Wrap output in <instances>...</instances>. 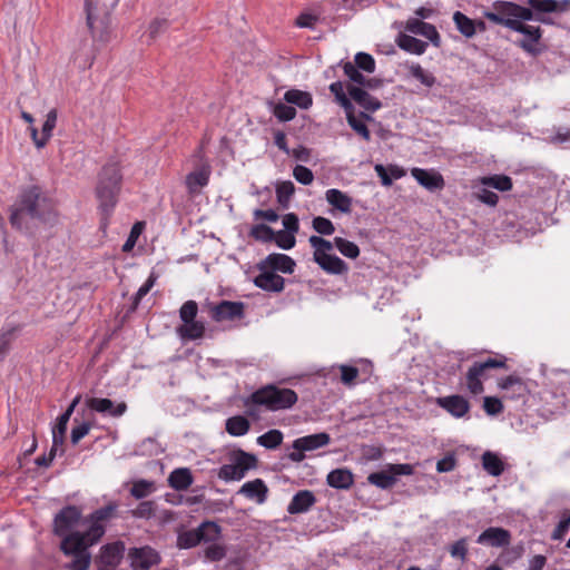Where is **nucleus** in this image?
<instances>
[{
    "instance_id": "nucleus-60",
    "label": "nucleus",
    "mask_w": 570,
    "mask_h": 570,
    "mask_svg": "<svg viewBox=\"0 0 570 570\" xmlns=\"http://www.w3.org/2000/svg\"><path fill=\"white\" fill-rule=\"evenodd\" d=\"M198 313V305L195 301L185 302L179 309V317L183 323H190L196 320Z\"/></svg>"
},
{
    "instance_id": "nucleus-16",
    "label": "nucleus",
    "mask_w": 570,
    "mask_h": 570,
    "mask_svg": "<svg viewBox=\"0 0 570 570\" xmlns=\"http://www.w3.org/2000/svg\"><path fill=\"white\" fill-rule=\"evenodd\" d=\"M528 10L531 11L532 17L527 18V21H538L543 24H554L549 13H554L556 0H527Z\"/></svg>"
},
{
    "instance_id": "nucleus-24",
    "label": "nucleus",
    "mask_w": 570,
    "mask_h": 570,
    "mask_svg": "<svg viewBox=\"0 0 570 570\" xmlns=\"http://www.w3.org/2000/svg\"><path fill=\"white\" fill-rule=\"evenodd\" d=\"M346 89L348 96L365 110L374 112L381 109L382 102L365 89L354 85H347Z\"/></svg>"
},
{
    "instance_id": "nucleus-19",
    "label": "nucleus",
    "mask_w": 570,
    "mask_h": 570,
    "mask_svg": "<svg viewBox=\"0 0 570 570\" xmlns=\"http://www.w3.org/2000/svg\"><path fill=\"white\" fill-rule=\"evenodd\" d=\"M259 263L262 268H268L274 273L293 274L296 267V263L291 256L279 253H272Z\"/></svg>"
},
{
    "instance_id": "nucleus-1",
    "label": "nucleus",
    "mask_w": 570,
    "mask_h": 570,
    "mask_svg": "<svg viewBox=\"0 0 570 570\" xmlns=\"http://www.w3.org/2000/svg\"><path fill=\"white\" fill-rule=\"evenodd\" d=\"M8 213L11 227L29 237H35L40 226H52L58 219L53 198L40 185L22 186Z\"/></svg>"
},
{
    "instance_id": "nucleus-8",
    "label": "nucleus",
    "mask_w": 570,
    "mask_h": 570,
    "mask_svg": "<svg viewBox=\"0 0 570 570\" xmlns=\"http://www.w3.org/2000/svg\"><path fill=\"white\" fill-rule=\"evenodd\" d=\"M331 443V436L326 432H320L306 436L298 438L293 441L292 449L294 451L287 454L292 462H302L305 459V452L314 451L326 446Z\"/></svg>"
},
{
    "instance_id": "nucleus-42",
    "label": "nucleus",
    "mask_w": 570,
    "mask_h": 570,
    "mask_svg": "<svg viewBox=\"0 0 570 570\" xmlns=\"http://www.w3.org/2000/svg\"><path fill=\"white\" fill-rule=\"evenodd\" d=\"M57 117H58V112H57V109H51L47 116H46V120L42 125V129H41V141H37V148H43L47 142L49 141V139L51 138L52 136V131L56 127V124H57Z\"/></svg>"
},
{
    "instance_id": "nucleus-22",
    "label": "nucleus",
    "mask_w": 570,
    "mask_h": 570,
    "mask_svg": "<svg viewBox=\"0 0 570 570\" xmlns=\"http://www.w3.org/2000/svg\"><path fill=\"white\" fill-rule=\"evenodd\" d=\"M476 542L495 548L507 547L511 542V533L504 528L490 527L478 537Z\"/></svg>"
},
{
    "instance_id": "nucleus-44",
    "label": "nucleus",
    "mask_w": 570,
    "mask_h": 570,
    "mask_svg": "<svg viewBox=\"0 0 570 570\" xmlns=\"http://www.w3.org/2000/svg\"><path fill=\"white\" fill-rule=\"evenodd\" d=\"M230 460V463L228 464H223L219 470H218V478L226 481V482H229V481H238V480H242L245 474L243 473V471L238 468V465L236 464V462L232 459V456L229 458Z\"/></svg>"
},
{
    "instance_id": "nucleus-10",
    "label": "nucleus",
    "mask_w": 570,
    "mask_h": 570,
    "mask_svg": "<svg viewBox=\"0 0 570 570\" xmlns=\"http://www.w3.org/2000/svg\"><path fill=\"white\" fill-rule=\"evenodd\" d=\"M81 518V511L76 505L62 508L53 519V533L58 537L69 534L70 530L78 524Z\"/></svg>"
},
{
    "instance_id": "nucleus-18",
    "label": "nucleus",
    "mask_w": 570,
    "mask_h": 570,
    "mask_svg": "<svg viewBox=\"0 0 570 570\" xmlns=\"http://www.w3.org/2000/svg\"><path fill=\"white\" fill-rule=\"evenodd\" d=\"M405 30L413 35H420L429 39L431 43L436 48L441 46V36L438 32L435 26L424 22L421 19L410 18L405 23Z\"/></svg>"
},
{
    "instance_id": "nucleus-51",
    "label": "nucleus",
    "mask_w": 570,
    "mask_h": 570,
    "mask_svg": "<svg viewBox=\"0 0 570 570\" xmlns=\"http://www.w3.org/2000/svg\"><path fill=\"white\" fill-rule=\"evenodd\" d=\"M154 491H155V483L153 481L141 479V480L134 482V484L130 489V494L135 499L140 500V499L148 497Z\"/></svg>"
},
{
    "instance_id": "nucleus-56",
    "label": "nucleus",
    "mask_w": 570,
    "mask_h": 570,
    "mask_svg": "<svg viewBox=\"0 0 570 570\" xmlns=\"http://www.w3.org/2000/svg\"><path fill=\"white\" fill-rule=\"evenodd\" d=\"M116 510H117V504L111 502L100 509L95 510L91 514H89L88 521H95L97 523L107 521L114 515Z\"/></svg>"
},
{
    "instance_id": "nucleus-53",
    "label": "nucleus",
    "mask_w": 570,
    "mask_h": 570,
    "mask_svg": "<svg viewBox=\"0 0 570 570\" xmlns=\"http://www.w3.org/2000/svg\"><path fill=\"white\" fill-rule=\"evenodd\" d=\"M356 68L362 71L372 73L375 71V60L374 58L366 52H357L354 57V62Z\"/></svg>"
},
{
    "instance_id": "nucleus-57",
    "label": "nucleus",
    "mask_w": 570,
    "mask_h": 570,
    "mask_svg": "<svg viewBox=\"0 0 570 570\" xmlns=\"http://www.w3.org/2000/svg\"><path fill=\"white\" fill-rule=\"evenodd\" d=\"M273 114L279 121H289L295 118L296 109L287 102H277L274 106Z\"/></svg>"
},
{
    "instance_id": "nucleus-31",
    "label": "nucleus",
    "mask_w": 570,
    "mask_h": 570,
    "mask_svg": "<svg viewBox=\"0 0 570 570\" xmlns=\"http://www.w3.org/2000/svg\"><path fill=\"white\" fill-rule=\"evenodd\" d=\"M395 42L402 50L413 55H423L429 46L428 42L403 32L397 35Z\"/></svg>"
},
{
    "instance_id": "nucleus-2",
    "label": "nucleus",
    "mask_w": 570,
    "mask_h": 570,
    "mask_svg": "<svg viewBox=\"0 0 570 570\" xmlns=\"http://www.w3.org/2000/svg\"><path fill=\"white\" fill-rule=\"evenodd\" d=\"M122 175L117 164H106L99 175L96 186V197L99 200L100 227L106 228L109 218L118 203Z\"/></svg>"
},
{
    "instance_id": "nucleus-61",
    "label": "nucleus",
    "mask_w": 570,
    "mask_h": 570,
    "mask_svg": "<svg viewBox=\"0 0 570 570\" xmlns=\"http://www.w3.org/2000/svg\"><path fill=\"white\" fill-rule=\"evenodd\" d=\"M483 410L488 415L495 416L503 412V404L497 396H485L483 399Z\"/></svg>"
},
{
    "instance_id": "nucleus-11",
    "label": "nucleus",
    "mask_w": 570,
    "mask_h": 570,
    "mask_svg": "<svg viewBox=\"0 0 570 570\" xmlns=\"http://www.w3.org/2000/svg\"><path fill=\"white\" fill-rule=\"evenodd\" d=\"M125 553V543L122 541H115L104 544L100 548L99 556L96 561L101 570H115L121 562Z\"/></svg>"
},
{
    "instance_id": "nucleus-14",
    "label": "nucleus",
    "mask_w": 570,
    "mask_h": 570,
    "mask_svg": "<svg viewBox=\"0 0 570 570\" xmlns=\"http://www.w3.org/2000/svg\"><path fill=\"white\" fill-rule=\"evenodd\" d=\"M135 569L148 570L161 561L160 554L149 546L132 548L128 553Z\"/></svg>"
},
{
    "instance_id": "nucleus-29",
    "label": "nucleus",
    "mask_w": 570,
    "mask_h": 570,
    "mask_svg": "<svg viewBox=\"0 0 570 570\" xmlns=\"http://www.w3.org/2000/svg\"><path fill=\"white\" fill-rule=\"evenodd\" d=\"M325 273L331 275H344L348 272V265L338 256L328 254L315 262Z\"/></svg>"
},
{
    "instance_id": "nucleus-26",
    "label": "nucleus",
    "mask_w": 570,
    "mask_h": 570,
    "mask_svg": "<svg viewBox=\"0 0 570 570\" xmlns=\"http://www.w3.org/2000/svg\"><path fill=\"white\" fill-rule=\"evenodd\" d=\"M210 176V166L207 164L202 165L199 168L190 171L186 176V187L190 195H196L200 189L207 186Z\"/></svg>"
},
{
    "instance_id": "nucleus-41",
    "label": "nucleus",
    "mask_w": 570,
    "mask_h": 570,
    "mask_svg": "<svg viewBox=\"0 0 570 570\" xmlns=\"http://www.w3.org/2000/svg\"><path fill=\"white\" fill-rule=\"evenodd\" d=\"M453 21L455 23L456 29L466 38H472L475 36L474 32V19H471L466 14L461 11H455L453 13Z\"/></svg>"
},
{
    "instance_id": "nucleus-64",
    "label": "nucleus",
    "mask_w": 570,
    "mask_h": 570,
    "mask_svg": "<svg viewBox=\"0 0 570 570\" xmlns=\"http://www.w3.org/2000/svg\"><path fill=\"white\" fill-rule=\"evenodd\" d=\"M72 557H73V560L66 566L67 569H69V570H88V568L90 567V562H91V554L89 552L83 553V554L72 556Z\"/></svg>"
},
{
    "instance_id": "nucleus-20",
    "label": "nucleus",
    "mask_w": 570,
    "mask_h": 570,
    "mask_svg": "<svg viewBox=\"0 0 570 570\" xmlns=\"http://www.w3.org/2000/svg\"><path fill=\"white\" fill-rule=\"evenodd\" d=\"M60 550L65 556H78L88 553L90 544L85 540L80 531H73L61 537Z\"/></svg>"
},
{
    "instance_id": "nucleus-12",
    "label": "nucleus",
    "mask_w": 570,
    "mask_h": 570,
    "mask_svg": "<svg viewBox=\"0 0 570 570\" xmlns=\"http://www.w3.org/2000/svg\"><path fill=\"white\" fill-rule=\"evenodd\" d=\"M256 268L259 274L253 279L256 287L271 293H281L285 287V279L281 275L269 271L268 268H262V264L257 263Z\"/></svg>"
},
{
    "instance_id": "nucleus-27",
    "label": "nucleus",
    "mask_w": 570,
    "mask_h": 570,
    "mask_svg": "<svg viewBox=\"0 0 570 570\" xmlns=\"http://www.w3.org/2000/svg\"><path fill=\"white\" fill-rule=\"evenodd\" d=\"M237 493L263 504L267 499L268 488L262 479H255L244 483Z\"/></svg>"
},
{
    "instance_id": "nucleus-17",
    "label": "nucleus",
    "mask_w": 570,
    "mask_h": 570,
    "mask_svg": "<svg viewBox=\"0 0 570 570\" xmlns=\"http://www.w3.org/2000/svg\"><path fill=\"white\" fill-rule=\"evenodd\" d=\"M435 404L454 417H462L470 411L469 401L459 394L438 397Z\"/></svg>"
},
{
    "instance_id": "nucleus-21",
    "label": "nucleus",
    "mask_w": 570,
    "mask_h": 570,
    "mask_svg": "<svg viewBox=\"0 0 570 570\" xmlns=\"http://www.w3.org/2000/svg\"><path fill=\"white\" fill-rule=\"evenodd\" d=\"M498 385L505 391V397L511 400H524L529 394L525 382L519 375H509L500 380Z\"/></svg>"
},
{
    "instance_id": "nucleus-23",
    "label": "nucleus",
    "mask_w": 570,
    "mask_h": 570,
    "mask_svg": "<svg viewBox=\"0 0 570 570\" xmlns=\"http://www.w3.org/2000/svg\"><path fill=\"white\" fill-rule=\"evenodd\" d=\"M412 176L430 191L441 190L445 185L443 176L435 170L414 168L412 169Z\"/></svg>"
},
{
    "instance_id": "nucleus-59",
    "label": "nucleus",
    "mask_w": 570,
    "mask_h": 570,
    "mask_svg": "<svg viewBox=\"0 0 570 570\" xmlns=\"http://www.w3.org/2000/svg\"><path fill=\"white\" fill-rule=\"evenodd\" d=\"M342 67L345 76L354 83L358 85L362 88L363 81L365 80V76L361 72L358 68L351 61L342 62Z\"/></svg>"
},
{
    "instance_id": "nucleus-7",
    "label": "nucleus",
    "mask_w": 570,
    "mask_h": 570,
    "mask_svg": "<svg viewBox=\"0 0 570 570\" xmlns=\"http://www.w3.org/2000/svg\"><path fill=\"white\" fill-rule=\"evenodd\" d=\"M413 472L414 468L407 463L387 464L385 470L371 473L367 481L382 490H389L394 487L399 476L411 475Z\"/></svg>"
},
{
    "instance_id": "nucleus-48",
    "label": "nucleus",
    "mask_w": 570,
    "mask_h": 570,
    "mask_svg": "<svg viewBox=\"0 0 570 570\" xmlns=\"http://www.w3.org/2000/svg\"><path fill=\"white\" fill-rule=\"evenodd\" d=\"M249 237L262 243H272L275 239V230L266 224L254 225L249 230Z\"/></svg>"
},
{
    "instance_id": "nucleus-5",
    "label": "nucleus",
    "mask_w": 570,
    "mask_h": 570,
    "mask_svg": "<svg viewBox=\"0 0 570 570\" xmlns=\"http://www.w3.org/2000/svg\"><path fill=\"white\" fill-rule=\"evenodd\" d=\"M507 356L498 354L495 357H488L484 361L474 362L466 372V387L473 395L483 393L484 385L482 379L487 377V373L494 368L508 370Z\"/></svg>"
},
{
    "instance_id": "nucleus-32",
    "label": "nucleus",
    "mask_w": 570,
    "mask_h": 570,
    "mask_svg": "<svg viewBox=\"0 0 570 570\" xmlns=\"http://www.w3.org/2000/svg\"><path fill=\"white\" fill-rule=\"evenodd\" d=\"M325 196L328 204L341 213L352 212V198L342 190L332 188L326 191Z\"/></svg>"
},
{
    "instance_id": "nucleus-36",
    "label": "nucleus",
    "mask_w": 570,
    "mask_h": 570,
    "mask_svg": "<svg viewBox=\"0 0 570 570\" xmlns=\"http://www.w3.org/2000/svg\"><path fill=\"white\" fill-rule=\"evenodd\" d=\"M482 466L492 476H499L504 471V462L499 454L491 451L482 454Z\"/></svg>"
},
{
    "instance_id": "nucleus-43",
    "label": "nucleus",
    "mask_w": 570,
    "mask_h": 570,
    "mask_svg": "<svg viewBox=\"0 0 570 570\" xmlns=\"http://www.w3.org/2000/svg\"><path fill=\"white\" fill-rule=\"evenodd\" d=\"M483 186L494 188L500 191H508L512 188V179L507 175H491L481 179Z\"/></svg>"
},
{
    "instance_id": "nucleus-45",
    "label": "nucleus",
    "mask_w": 570,
    "mask_h": 570,
    "mask_svg": "<svg viewBox=\"0 0 570 570\" xmlns=\"http://www.w3.org/2000/svg\"><path fill=\"white\" fill-rule=\"evenodd\" d=\"M202 542L198 529L179 532L177 535V547L179 549H191Z\"/></svg>"
},
{
    "instance_id": "nucleus-47",
    "label": "nucleus",
    "mask_w": 570,
    "mask_h": 570,
    "mask_svg": "<svg viewBox=\"0 0 570 570\" xmlns=\"http://www.w3.org/2000/svg\"><path fill=\"white\" fill-rule=\"evenodd\" d=\"M283 442V433L273 429L257 438V443L268 450L277 449Z\"/></svg>"
},
{
    "instance_id": "nucleus-39",
    "label": "nucleus",
    "mask_w": 570,
    "mask_h": 570,
    "mask_svg": "<svg viewBox=\"0 0 570 570\" xmlns=\"http://www.w3.org/2000/svg\"><path fill=\"white\" fill-rule=\"evenodd\" d=\"M309 245L314 248L313 261L318 262V258L322 256L331 254L330 252L333 249L334 240L330 242L322 236L312 235L308 238Z\"/></svg>"
},
{
    "instance_id": "nucleus-35",
    "label": "nucleus",
    "mask_w": 570,
    "mask_h": 570,
    "mask_svg": "<svg viewBox=\"0 0 570 570\" xmlns=\"http://www.w3.org/2000/svg\"><path fill=\"white\" fill-rule=\"evenodd\" d=\"M230 456L245 475L249 470H254L258 465L257 456L242 449L233 451Z\"/></svg>"
},
{
    "instance_id": "nucleus-62",
    "label": "nucleus",
    "mask_w": 570,
    "mask_h": 570,
    "mask_svg": "<svg viewBox=\"0 0 570 570\" xmlns=\"http://www.w3.org/2000/svg\"><path fill=\"white\" fill-rule=\"evenodd\" d=\"M156 511V504L154 501H141L135 510L131 511V514L135 518L141 519H150Z\"/></svg>"
},
{
    "instance_id": "nucleus-52",
    "label": "nucleus",
    "mask_w": 570,
    "mask_h": 570,
    "mask_svg": "<svg viewBox=\"0 0 570 570\" xmlns=\"http://www.w3.org/2000/svg\"><path fill=\"white\" fill-rule=\"evenodd\" d=\"M68 420L65 417L57 419L55 426L52 428V445L53 448H59L65 444L66 432L68 426Z\"/></svg>"
},
{
    "instance_id": "nucleus-28",
    "label": "nucleus",
    "mask_w": 570,
    "mask_h": 570,
    "mask_svg": "<svg viewBox=\"0 0 570 570\" xmlns=\"http://www.w3.org/2000/svg\"><path fill=\"white\" fill-rule=\"evenodd\" d=\"M326 482L331 488L348 490L354 484V475L351 470L338 468L327 474Z\"/></svg>"
},
{
    "instance_id": "nucleus-3",
    "label": "nucleus",
    "mask_w": 570,
    "mask_h": 570,
    "mask_svg": "<svg viewBox=\"0 0 570 570\" xmlns=\"http://www.w3.org/2000/svg\"><path fill=\"white\" fill-rule=\"evenodd\" d=\"M297 400L298 396L294 390L278 387L275 384L262 386L248 395L249 402L272 412L291 409Z\"/></svg>"
},
{
    "instance_id": "nucleus-34",
    "label": "nucleus",
    "mask_w": 570,
    "mask_h": 570,
    "mask_svg": "<svg viewBox=\"0 0 570 570\" xmlns=\"http://www.w3.org/2000/svg\"><path fill=\"white\" fill-rule=\"evenodd\" d=\"M178 335L183 340L194 341L202 338L205 334V324L202 321H190V323H183L177 328Z\"/></svg>"
},
{
    "instance_id": "nucleus-63",
    "label": "nucleus",
    "mask_w": 570,
    "mask_h": 570,
    "mask_svg": "<svg viewBox=\"0 0 570 570\" xmlns=\"http://www.w3.org/2000/svg\"><path fill=\"white\" fill-rule=\"evenodd\" d=\"M226 547L217 543L208 546L204 551L205 558L212 562L223 560L226 557Z\"/></svg>"
},
{
    "instance_id": "nucleus-58",
    "label": "nucleus",
    "mask_w": 570,
    "mask_h": 570,
    "mask_svg": "<svg viewBox=\"0 0 570 570\" xmlns=\"http://www.w3.org/2000/svg\"><path fill=\"white\" fill-rule=\"evenodd\" d=\"M275 239L273 242L276 243V245L284 249L289 250L292 249L296 244L295 234L285 232V230H278L275 232Z\"/></svg>"
},
{
    "instance_id": "nucleus-15",
    "label": "nucleus",
    "mask_w": 570,
    "mask_h": 570,
    "mask_svg": "<svg viewBox=\"0 0 570 570\" xmlns=\"http://www.w3.org/2000/svg\"><path fill=\"white\" fill-rule=\"evenodd\" d=\"M86 406L97 413L119 417L127 411L126 402L115 404L110 399L105 397H88L86 399Z\"/></svg>"
},
{
    "instance_id": "nucleus-25",
    "label": "nucleus",
    "mask_w": 570,
    "mask_h": 570,
    "mask_svg": "<svg viewBox=\"0 0 570 570\" xmlns=\"http://www.w3.org/2000/svg\"><path fill=\"white\" fill-rule=\"evenodd\" d=\"M317 499L311 490H299L296 492L288 507L287 512L289 514H301L309 511V509L316 503Z\"/></svg>"
},
{
    "instance_id": "nucleus-46",
    "label": "nucleus",
    "mask_w": 570,
    "mask_h": 570,
    "mask_svg": "<svg viewBox=\"0 0 570 570\" xmlns=\"http://www.w3.org/2000/svg\"><path fill=\"white\" fill-rule=\"evenodd\" d=\"M295 193V186L291 180L282 181L276 186L277 202L282 208H288L292 196Z\"/></svg>"
},
{
    "instance_id": "nucleus-6",
    "label": "nucleus",
    "mask_w": 570,
    "mask_h": 570,
    "mask_svg": "<svg viewBox=\"0 0 570 570\" xmlns=\"http://www.w3.org/2000/svg\"><path fill=\"white\" fill-rule=\"evenodd\" d=\"M97 10L98 8L94 3V0H85L87 26L92 38L101 42H108L110 39V16L105 12L102 17H99L96 13Z\"/></svg>"
},
{
    "instance_id": "nucleus-38",
    "label": "nucleus",
    "mask_w": 570,
    "mask_h": 570,
    "mask_svg": "<svg viewBox=\"0 0 570 570\" xmlns=\"http://www.w3.org/2000/svg\"><path fill=\"white\" fill-rule=\"evenodd\" d=\"M225 429L233 436H243L249 431L250 423L246 416L235 415L226 420Z\"/></svg>"
},
{
    "instance_id": "nucleus-54",
    "label": "nucleus",
    "mask_w": 570,
    "mask_h": 570,
    "mask_svg": "<svg viewBox=\"0 0 570 570\" xmlns=\"http://www.w3.org/2000/svg\"><path fill=\"white\" fill-rule=\"evenodd\" d=\"M312 227L316 233L324 236L333 235L335 232L332 220L323 216L314 217L312 220Z\"/></svg>"
},
{
    "instance_id": "nucleus-30",
    "label": "nucleus",
    "mask_w": 570,
    "mask_h": 570,
    "mask_svg": "<svg viewBox=\"0 0 570 570\" xmlns=\"http://www.w3.org/2000/svg\"><path fill=\"white\" fill-rule=\"evenodd\" d=\"M194 482V476L188 468H178L170 472L168 484L176 491H186Z\"/></svg>"
},
{
    "instance_id": "nucleus-4",
    "label": "nucleus",
    "mask_w": 570,
    "mask_h": 570,
    "mask_svg": "<svg viewBox=\"0 0 570 570\" xmlns=\"http://www.w3.org/2000/svg\"><path fill=\"white\" fill-rule=\"evenodd\" d=\"M483 17L498 26H503L514 30L513 23L527 21L531 18V11L527 7L512 1L497 0L492 3V9L484 11Z\"/></svg>"
},
{
    "instance_id": "nucleus-49",
    "label": "nucleus",
    "mask_w": 570,
    "mask_h": 570,
    "mask_svg": "<svg viewBox=\"0 0 570 570\" xmlns=\"http://www.w3.org/2000/svg\"><path fill=\"white\" fill-rule=\"evenodd\" d=\"M334 245L338 252L347 258L355 259L360 256V247L348 239L343 237H335Z\"/></svg>"
},
{
    "instance_id": "nucleus-50",
    "label": "nucleus",
    "mask_w": 570,
    "mask_h": 570,
    "mask_svg": "<svg viewBox=\"0 0 570 570\" xmlns=\"http://www.w3.org/2000/svg\"><path fill=\"white\" fill-rule=\"evenodd\" d=\"M409 71L413 78L428 88L433 87L436 82V78L430 71L423 69L419 63H412L409 66Z\"/></svg>"
},
{
    "instance_id": "nucleus-33",
    "label": "nucleus",
    "mask_w": 570,
    "mask_h": 570,
    "mask_svg": "<svg viewBox=\"0 0 570 570\" xmlns=\"http://www.w3.org/2000/svg\"><path fill=\"white\" fill-rule=\"evenodd\" d=\"M350 127L356 132L365 141H370L371 140V132L367 128V126L365 125V121H373L374 118L364 112V111H360L358 114V117L354 115L350 116L346 118Z\"/></svg>"
},
{
    "instance_id": "nucleus-40",
    "label": "nucleus",
    "mask_w": 570,
    "mask_h": 570,
    "mask_svg": "<svg viewBox=\"0 0 570 570\" xmlns=\"http://www.w3.org/2000/svg\"><path fill=\"white\" fill-rule=\"evenodd\" d=\"M197 529L204 542H215L222 535V528L215 521H204Z\"/></svg>"
},
{
    "instance_id": "nucleus-9",
    "label": "nucleus",
    "mask_w": 570,
    "mask_h": 570,
    "mask_svg": "<svg viewBox=\"0 0 570 570\" xmlns=\"http://www.w3.org/2000/svg\"><path fill=\"white\" fill-rule=\"evenodd\" d=\"M209 316L215 322L238 321L245 316V303L233 301H220L219 303H207Z\"/></svg>"
},
{
    "instance_id": "nucleus-37",
    "label": "nucleus",
    "mask_w": 570,
    "mask_h": 570,
    "mask_svg": "<svg viewBox=\"0 0 570 570\" xmlns=\"http://www.w3.org/2000/svg\"><path fill=\"white\" fill-rule=\"evenodd\" d=\"M284 100L302 109H308L313 104L312 95L299 89H289L284 94Z\"/></svg>"
},
{
    "instance_id": "nucleus-13",
    "label": "nucleus",
    "mask_w": 570,
    "mask_h": 570,
    "mask_svg": "<svg viewBox=\"0 0 570 570\" xmlns=\"http://www.w3.org/2000/svg\"><path fill=\"white\" fill-rule=\"evenodd\" d=\"M512 27H515L513 31L522 33L525 37L519 41V47L528 53L538 55L539 50L533 46V43H538L541 40L543 30L539 26L527 24L524 21L513 23Z\"/></svg>"
},
{
    "instance_id": "nucleus-55",
    "label": "nucleus",
    "mask_w": 570,
    "mask_h": 570,
    "mask_svg": "<svg viewBox=\"0 0 570 570\" xmlns=\"http://www.w3.org/2000/svg\"><path fill=\"white\" fill-rule=\"evenodd\" d=\"M91 525L83 534L85 540L91 546L96 544L105 534L106 529L101 523H97L95 521H90Z\"/></svg>"
}]
</instances>
